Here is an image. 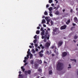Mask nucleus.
I'll list each match as a JSON object with an SVG mask.
<instances>
[{
	"label": "nucleus",
	"mask_w": 78,
	"mask_h": 78,
	"mask_svg": "<svg viewBox=\"0 0 78 78\" xmlns=\"http://www.w3.org/2000/svg\"><path fill=\"white\" fill-rule=\"evenodd\" d=\"M56 68L57 70H58V71L62 70V69H63V63L60 62L58 63V64L57 65Z\"/></svg>",
	"instance_id": "f257e3e1"
},
{
	"label": "nucleus",
	"mask_w": 78,
	"mask_h": 78,
	"mask_svg": "<svg viewBox=\"0 0 78 78\" xmlns=\"http://www.w3.org/2000/svg\"><path fill=\"white\" fill-rule=\"evenodd\" d=\"M46 34L44 35V38L45 39V38H47V39L48 40L49 39V37L50 36V35L48 34V30H46V32L45 33Z\"/></svg>",
	"instance_id": "f03ea898"
},
{
	"label": "nucleus",
	"mask_w": 78,
	"mask_h": 78,
	"mask_svg": "<svg viewBox=\"0 0 78 78\" xmlns=\"http://www.w3.org/2000/svg\"><path fill=\"white\" fill-rule=\"evenodd\" d=\"M24 73L26 75H27V73H28L29 75L31 74V70H29L28 71H26L24 72Z\"/></svg>",
	"instance_id": "7ed1b4c3"
},
{
	"label": "nucleus",
	"mask_w": 78,
	"mask_h": 78,
	"mask_svg": "<svg viewBox=\"0 0 78 78\" xmlns=\"http://www.w3.org/2000/svg\"><path fill=\"white\" fill-rule=\"evenodd\" d=\"M66 27H67V26L66 25H65L63 26H61L60 27V30H65L66 28Z\"/></svg>",
	"instance_id": "20e7f679"
},
{
	"label": "nucleus",
	"mask_w": 78,
	"mask_h": 78,
	"mask_svg": "<svg viewBox=\"0 0 78 78\" xmlns=\"http://www.w3.org/2000/svg\"><path fill=\"white\" fill-rule=\"evenodd\" d=\"M62 44H63V42H62V41H59L58 43V47H60V46H61V45H62Z\"/></svg>",
	"instance_id": "39448f33"
},
{
	"label": "nucleus",
	"mask_w": 78,
	"mask_h": 78,
	"mask_svg": "<svg viewBox=\"0 0 78 78\" xmlns=\"http://www.w3.org/2000/svg\"><path fill=\"white\" fill-rule=\"evenodd\" d=\"M50 45V44L48 42H47L46 43L45 46L46 47H48Z\"/></svg>",
	"instance_id": "423d86ee"
},
{
	"label": "nucleus",
	"mask_w": 78,
	"mask_h": 78,
	"mask_svg": "<svg viewBox=\"0 0 78 78\" xmlns=\"http://www.w3.org/2000/svg\"><path fill=\"white\" fill-rule=\"evenodd\" d=\"M74 20L76 23H78V19L76 17H75L74 18Z\"/></svg>",
	"instance_id": "0eeeda50"
},
{
	"label": "nucleus",
	"mask_w": 78,
	"mask_h": 78,
	"mask_svg": "<svg viewBox=\"0 0 78 78\" xmlns=\"http://www.w3.org/2000/svg\"><path fill=\"white\" fill-rule=\"evenodd\" d=\"M67 55V53L66 52H64L62 53V56L63 57L66 56Z\"/></svg>",
	"instance_id": "6e6552de"
},
{
	"label": "nucleus",
	"mask_w": 78,
	"mask_h": 78,
	"mask_svg": "<svg viewBox=\"0 0 78 78\" xmlns=\"http://www.w3.org/2000/svg\"><path fill=\"white\" fill-rule=\"evenodd\" d=\"M67 22H66V24L67 25H69V23H70V20H68L67 21Z\"/></svg>",
	"instance_id": "1a4fd4ad"
},
{
	"label": "nucleus",
	"mask_w": 78,
	"mask_h": 78,
	"mask_svg": "<svg viewBox=\"0 0 78 78\" xmlns=\"http://www.w3.org/2000/svg\"><path fill=\"white\" fill-rule=\"evenodd\" d=\"M45 22H46L45 20L44 19H43L42 20V22H41V23H42V24H43V23H45Z\"/></svg>",
	"instance_id": "9d476101"
},
{
	"label": "nucleus",
	"mask_w": 78,
	"mask_h": 78,
	"mask_svg": "<svg viewBox=\"0 0 78 78\" xmlns=\"http://www.w3.org/2000/svg\"><path fill=\"white\" fill-rule=\"evenodd\" d=\"M38 65L37 64H35L34 67L36 69H38Z\"/></svg>",
	"instance_id": "9b49d317"
},
{
	"label": "nucleus",
	"mask_w": 78,
	"mask_h": 78,
	"mask_svg": "<svg viewBox=\"0 0 78 78\" xmlns=\"http://www.w3.org/2000/svg\"><path fill=\"white\" fill-rule=\"evenodd\" d=\"M44 33H45V31L43 30V31L41 33V36H44Z\"/></svg>",
	"instance_id": "f8f14e48"
},
{
	"label": "nucleus",
	"mask_w": 78,
	"mask_h": 78,
	"mask_svg": "<svg viewBox=\"0 0 78 78\" xmlns=\"http://www.w3.org/2000/svg\"><path fill=\"white\" fill-rule=\"evenodd\" d=\"M37 70H38V72H40V73H41V72L42 71V69H41V68H39Z\"/></svg>",
	"instance_id": "ddd939ff"
},
{
	"label": "nucleus",
	"mask_w": 78,
	"mask_h": 78,
	"mask_svg": "<svg viewBox=\"0 0 78 78\" xmlns=\"http://www.w3.org/2000/svg\"><path fill=\"white\" fill-rule=\"evenodd\" d=\"M36 33L37 34H39L40 33V31L39 30H37L36 32Z\"/></svg>",
	"instance_id": "4468645a"
},
{
	"label": "nucleus",
	"mask_w": 78,
	"mask_h": 78,
	"mask_svg": "<svg viewBox=\"0 0 78 78\" xmlns=\"http://www.w3.org/2000/svg\"><path fill=\"white\" fill-rule=\"evenodd\" d=\"M44 14L45 16H47V15H48V13H47V12L46 11H45V12H44Z\"/></svg>",
	"instance_id": "2eb2a0df"
},
{
	"label": "nucleus",
	"mask_w": 78,
	"mask_h": 78,
	"mask_svg": "<svg viewBox=\"0 0 78 78\" xmlns=\"http://www.w3.org/2000/svg\"><path fill=\"white\" fill-rule=\"evenodd\" d=\"M71 61H74V62H76V59H70Z\"/></svg>",
	"instance_id": "dca6fc26"
},
{
	"label": "nucleus",
	"mask_w": 78,
	"mask_h": 78,
	"mask_svg": "<svg viewBox=\"0 0 78 78\" xmlns=\"http://www.w3.org/2000/svg\"><path fill=\"white\" fill-rule=\"evenodd\" d=\"M55 14H56L57 15H58L59 14V12L58 11H56L55 13Z\"/></svg>",
	"instance_id": "f3484780"
},
{
	"label": "nucleus",
	"mask_w": 78,
	"mask_h": 78,
	"mask_svg": "<svg viewBox=\"0 0 78 78\" xmlns=\"http://www.w3.org/2000/svg\"><path fill=\"white\" fill-rule=\"evenodd\" d=\"M53 2V0H49V3H51Z\"/></svg>",
	"instance_id": "a211bd4d"
},
{
	"label": "nucleus",
	"mask_w": 78,
	"mask_h": 78,
	"mask_svg": "<svg viewBox=\"0 0 78 78\" xmlns=\"http://www.w3.org/2000/svg\"><path fill=\"white\" fill-rule=\"evenodd\" d=\"M33 58V54H31L30 56V59Z\"/></svg>",
	"instance_id": "6ab92c4d"
},
{
	"label": "nucleus",
	"mask_w": 78,
	"mask_h": 78,
	"mask_svg": "<svg viewBox=\"0 0 78 78\" xmlns=\"http://www.w3.org/2000/svg\"><path fill=\"white\" fill-rule=\"evenodd\" d=\"M49 73L50 75V74H51L52 73V71L51 70L49 71Z\"/></svg>",
	"instance_id": "aec40b11"
},
{
	"label": "nucleus",
	"mask_w": 78,
	"mask_h": 78,
	"mask_svg": "<svg viewBox=\"0 0 78 78\" xmlns=\"http://www.w3.org/2000/svg\"><path fill=\"white\" fill-rule=\"evenodd\" d=\"M48 9L49 11H52V7H50Z\"/></svg>",
	"instance_id": "412c9836"
},
{
	"label": "nucleus",
	"mask_w": 78,
	"mask_h": 78,
	"mask_svg": "<svg viewBox=\"0 0 78 78\" xmlns=\"http://www.w3.org/2000/svg\"><path fill=\"white\" fill-rule=\"evenodd\" d=\"M33 62H34L33 60H31L30 61V63H31V64H34Z\"/></svg>",
	"instance_id": "4be33fe9"
},
{
	"label": "nucleus",
	"mask_w": 78,
	"mask_h": 78,
	"mask_svg": "<svg viewBox=\"0 0 78 78\" xmlns=\"http://www.w3.org/2000/svg\"><path fill=\"white\" fill-rule=\"evenodd\" d=\"M39 56H40V57H42L43 56V54H39Z\"/></svg>",
	"instance_id": "5701e85b"
},
{
	"label": "nucleus",
	"mask_w": 78,
	"mask_h": 78,
	"mask_svg": "<svg viewBox=\"0 0 78 78\" xmlns=\"http://www.w3.org/2000/svg\"><path fill=\"white\" fill-rule=\"evenodd\" d=\"M77 38H78V37L77 36H75L74 37V39H76Z\"/></svg>",
	"instance_id": "b1692460"
},
{
	"label": "nucleus",
	"mask_w": 78,
	"mask_h": 78,
	"mask_svg": "<svg viewBox=\"0 0 78 78\" xmlns=\"http://www.w3.org/2000/svg\"><path fill=\"white\" fill-rule=\"evenodd\" d=\"M54 32H56V31H57V29H55L53 30Z\"/></svg>",
	"instance_id": "393cba45"
},
{
	"label": "nucleus",
	"mask_w": 78,
	"mask_h": 78,
	"mask_svg": "<svg viewBox=\"0 0 78 78\" xmlns=\"http://www.w3.org/2000/svg\"><path fill=\"white\" fill-rule=\"evenodd\" d=\"M37 42V40H35L34 41V43L35 44H36V42Z\"/></svg>",
	"instance_id": "a878e982"
},
{
	"label": "nucleus",
	"mask_w": 78,
	"mask_h": 78,
	"mask_svg": "<svg viewBox=\"0 0 78 78\" xmlns=\"http://www.w3.org/2000/svg\"><path fill=\"white\" fill-rule=\"evenodd\" d=\"M39 62L40 64H42V60H39Z\"/></svg>",
	"instance_id": "bb28decb"
},
{
	"label": "nucleus",
	"mask_w": 78,
	"mask_h": 78,
	"mask_svg": "<svg viewBox=\"0 0 78 78\" xmlns=\"http://www.w3.org/2000/svg\"><path fill=\"white\" fill-rule=\"evenodd\" d=\"M27 53L28 55H30L31 54V53H30V51H27Z\"/></svg>",
	"instance_id": "cd10ccee"
},
{
	"label": "nucleus",
	"mask_w": 78,
	"mask_h": 78,
	"mask_svg": "<svg viewBox=\"0 0 78 78\" xmlns=\"http://www.w3.org/2000/svg\"><path fill=\"white\" fill-rule=\"evenodd\" d=\"M69 67H68V69H70V68H71V65H70V64H69Z\"/></svg>",
	"instance_id": "c85d7f7f"
},
{
	"label": "nucleus",
	"mask_w": 78,
	"mask_h": 78,
	"mask_svg": "<svg viewBox=\"0 0 78 78\" xmlns=\"http://www.w3.org/2000/svg\"><path fill=\"white\" fill-rule=\"evenodd\" d=\"M43 28H41L40 30L41 31H44V30H43Z\"/></svg>",
	"instance_id": "c756f323"
},
{
	"label": "nucleus",
	"mask_w": 78,
	"mask_h": 78,
	"mask_svg": "<svg viewBox=\"0 0 78 78\" xmlns=\"http://www.w3.org/2000/svg\"><path fill=\"white\" fill-rule=\"evenodd\" d=\"M51 25H52L53 24V22L52 21H51Z\"/></svg>",
	"instance_id": "7c9ffc66"
},
{
	"label": "nucleus",
	"mask_w": 78,
	"mask_h": 78,
	"mask_svg": "<svg viewBox=\"0 0 78 78\" xmlns=\"http://www.w3.org/2000/svg\"><path fill=\"white\" fill-rule=\"evenodd\" d=\"M37 35H36L34 37V39H37Z\"/></svg>",
	"instance_id": "2f4dec72"
},
{
	"label": "nucleus",
	"mask_w": 78,
	"mask_h": 78,
	"mask_svg": "<svg viewBox=\"0 0 78 78\" xmlns=\"http://www.w3.org/2000/svg\"><path fill=\"white\" fill-rule=\"evenodd\" d=\"M54 51L55 53H56V54H58V52L56 53V49L54 50Z\"/></svg>",
	"instance_id": "473e14b6"
},
{
	"label": "nucleus",
	"mask_w": 78,
	"mask_h": 78,
	"mask_svg": "<svg viewBox=\"0 0 78 78\" xmlns=\"http://www.w3.org/2000/svg\"><path fill=\"white\" fill-rule=\"evenodd\" d=\"M49 15L51 17H53V15L51 13H50Z\"/></svg>",
	"instance_id": "72a5a7b5"
},
{
	"label": "nucleus",
	"mask_w": 78,
	"mask_h": 78,
	"mask_svg": "<svg viewBox=\"0 0 78 78\" xmlns=\"http://www.w3.org/2000/svg\"><path fill=\"white\" fill-rule=\"evenodd\" d=\"M28 58H27V57H25V58H24V59L25 60H27V59H28Z\"/></svg>",
	"instance_id": "f704fd0d"
},
{
	"label": "nucleus",
	"mask_w": 78,
	"mask_h": 78,
	"mask_svg": "<svg viewBox=\"0 0 78 78\" xmlns=\"http://www.w3.org/2000/svg\"><path fill=\"white\" fill-rule=\"evenodd\" d=\"M59 8V5H58V6L56 8V10H57V9H58V8Z\"/></svg>",
	"instance_id": "c9c22d12"
},
{
	"label": "nucleus",
	"mask_w": 78,
	"mask_h": 78,
	"mask_svg": "<svg viewBox=\"0 0 78 78\" xmlns=\"http://www.w3.org/2000/svg\"><path fill=\"white\" fill-rule=\"evenodd\" d=\"M73 28H75V27H71V30H73Z\"/></svg>",
	"instance_id": "e433bc0d"
},
{
	"label": "nucleus",
	"mask_w": 78,
	"mask_h": 78,
	"mask_svg": "<svg viewBox=\"0 0 78 78\" xmlns=\"http://www.w3.org/2000/svg\"><path fill=\"white\" fill-rule=\"evenodd\" d=\"M30 55H29V54H27V58H29V56H30Z\"/></svg>",
	"instance_id": "4c0bfd02"
},
{
	"label": "nucleus",
	"mask_w": 78,
	"mask_h": 78,
	"mask_svg": "<svg viewBox=\"0 0 78 78\" xmlns=\"http://www.w3.org/2000/svg\"><path fill=\"white\" fill-rule=\"evenodd\" d=\"M44 42H47V39H44Z\"/></svg>",
	"instance_id": "58836bf2"
},
{
	"label": "nucleus",
	"mask_w": 78,
	"mask_h": 78,
	"mask_svg": "<svg viewBox=\"0 0 78 78\" xmlns=\"http://www.w3.org/2000/svg\"><path fill=\"white\" fill-rule=\"evenodd\" d=\"M48 17H47V16L46 17H45V19L46 20H48Z\"/></svg>",
	"instance_id": "ea45409f"
},
{
	"label": "nucleus",
	"mask_w": 78,
	"mask_h": 78,
	"mask_svg": "<svg viewBox=\"0 0 78 78\" xmlns=\"http://www.w3.org/2000/svg\"><path fill=\"white\" fill-rule=\"evenodd\" d=\"M44 38H45V36H42L41 37L42 39H44Z\"/></svg>",
	"instance_id": "a19ab883"
},
{
	"label": "nucleus",
	"mask_w": 78,
	"mask_h": 78,
	"mask_svg": "<svg viewBox=\"0 0 78 78\" xmlns=\"http://www.w3.org/2000/svg\"><path fill=\"white\" fill-rule=\"evenodd\" d=\"M50 11L49 12V13H50V14H51V13H52V11Z\"/></svg>",
	"instance_id": "79ce46f5"
},
{
	"label": "nucleus",
	"mask_w": 78,
	"mask_h": 78,
	"mask_svg": "<svg viewBox=\"0 0 78 78\" xmlns=\"http://www.w3.org/2000/svg\"><path fill=\"white\" fill-rule=\"evenodd\" d=\"M27 64H28V63L27 62H26L25 63V64L24 65V66H26Z\"/></svg>",
	"instance_id": "37998d69"
},
{
	"label": "nucleus",
	"mask_w": 78,
	"mask_h": 78,
	"mask_svg": "<svg viewBox=\"0 0 78 78\" xmlns=\"http://www.w3.org/2000/svg\"><path fill=\"white\" fill-rule=\"evenodd\" d=\"M46 8H48V7L49 6V5L48 4H47L46 5Z\"/></svg>",
	"instance_id": "c03bdc74"
},
{
	"label": "nucleus",
	"mask_w": 78,
	"mask_h": 78,
	"mask_svg": "<svg viewBox=\"0 0 78 78\" xmlns=\"http://www.w3.org/2000/svg\"><path fill=\"white\" fill-rule=\"evenodd\" d=\"M35 51H38V49H37V48H36L35 49Z\"/></svg>",
	"instance_id": "a18cd8bd"
},
{
	"label": "nucleus",
	"mask_w": 78,
	"mask_h": 78,
	"mask_svg": "<svg viewBox=\"0 0 78 78\" xmlns=\"http://www.w3.org/2000/svg\"><path fill=\"white\" fill-rule=\"evenodd\" d=\"M35 47H37V44H35Z\"/></svg>",
	"instance_id": "49530a36"
},
{
	"label": "nucleus",
	"mask_w": 78,
	"mask_h": 78,
	"mask_svg": "<svg viewBox=\"0 0 78 78\" xmlns=\"http://www.w3.org/2000/svg\"><path fill=\"white\" fill-rule=\"evenodd\" d=\"M43 26L44 27H46V25L45 24H43Z\"/></svg>",
	"instance_id": "de8ad7c7"
},
{
	"label": "nucleus",
	"mask_w": 78,
	"mask_h": 78,
	"mask_svg": "<svg viewBox=\"0 0 78 78\" xmlns=\"http://www.w3.org/2000/svg\"><path fill=\"white\" fill-rule=\"evenodd\" d=\"M22 70L23 72H24V71H25V69L24 68Z\"/></svg>",
	"instance_id": "09e8293b"
},
{
	"label": "nucleus",
	"mask_w": 78,
	"mask_h": 78,
	"mask_svg": "<svg viewBox=\"0 0 78 78\" xmlns=\"http://www.w3.org/2000/svg\"><path fill=\"white\" fill-rule=\"evenodd\" d=\"M37 29H38V30H39V29H40V27H37Z\"/></svg>",
	"instance_id": "8fccbe9b"
},
{
	"label": "nucleus",
	"mask_w": 78,
	"mask_h": 78,
	"mask_svg": "<svg viewBox=\"0 0 78 78\" xmlns=\"http://www.w3.org/2000/svg\"><path fill=\"white\" fill-rule=\"evenodd\" d=\"M51 6H54V4H53V3L51 4Z\"/></svg>",
	"instance_id": "3c124183"
},
{
	"label": "nucleus",
	"mask_w": 78,
	"mask_h": 78,
	"mask_svg": "<svg viewBox=\"0 0 78 78\" xmlns=\"http://www.w3.org/2000/svg\"><path fill=\"white\" fill-rule=\"evenodd\" d=\"M37 48H38L39 49H41V47H40V46H38Z\"/></svg>",
	"instance_id": "603ef678"
},
{
	"label": "nucleus",
	"mask_w": 78,
	"mask_h": 78,
	"mask_svg": "<svg viewBox=\"0 0 78 78\" xmlns=\"http://www.w3.org/2000/svg\"><path fill=\"white\" fill-rule=\"evenodd\" d=\"M41 48L42 49H44V47L43 46H42V47H41Z\"/></svg>",
	"instance_id": "864d4df0"
},
{
	"label": "nucleus",
	"mask_w": 78,
	"mask_h": 78,
	"mask_svg": "<svg viewBox=\"0 0 78 78\" xmlns=\"http://www.w3.org/2000/svg\"><path fill=\"white\" fill-rule=\"evenodd\" d=\"M21 69H23V66H22L21 67Z\"/></svg>",
	"instance_id": "5fc2aeb1"
},
{
	"label": "nucleus",
	"mask_w": 78,
	"mask_h": 78,
	"mask_svg": "<svg viewBox=\"0 0 78 78\" xmlns=\"http://www.w3.org/2000/svg\"><path fill=\"white\" fill-rule=\"evenodd\" d=\"M30 44H31V45L32 46H33L34 45V44H33V43H30Z\"/></svg>",
	"instance_id": "6e6d98bb"
},
{
	"label": "nucleus",
	"mask_w": 78,
	"mask_h": 78,
	"mask_svg": "<svg viewBox=\"0 0 78 78\" xmlns=\"http://www.w3.org/2000/svg\"><path fill=\"white\" fill-rule=\"evenodd\" d=\"M29 47L30 48H32V46H29Z\"/></svg>",
	"instance_id": "4d7b16f0"
},
{
	"label": "nucleus",
	"mask_w": 78,
	"mask_h": 78,
	"mask_svg": "<svg viewBox=\"0 0 78 78\" xmlns=\"http://www.w3.org/2000/svg\"><path fill=\"white\" fill-rule=\"evenodd\" d=\"M27 62V60H23V62Z\"/></svg>",
	"instance_id": "13d9d810"
},
{
	"label": "nucleus",
	"mask_w": 78,
	"mask_h": 78,
	"mask_svg": "<svg viewBox=\"0 0 78 78\" xmlns=\"http://www.w3.org/2000/svg\"><path fill=\"white\" fill-rule=\"evenodd\" d=\"M32 51L34 53H35V52H36V51H35V50H34V51Z\"/></svg>",
	"instance_id": "bf43d9fd"
},
{
	"label": "nucleus",
	"mask_w": 78,
	"mask_h": 78,
	"mask_svg": "<svg viewBox=\"0 0 78 78\" xmlns=\"http://www.w3.org/2000/svg\"><path fill=\"white\" fill-rule=\"evenodd\" d=\"M52 56H54L55 55H54L53 54H52Z\"/></svg>",
	"instance_id": "052dcab7"
},
{
	"label": "nucleus",
	"mask_w": 78,
	"mask_h": 78,
	"mask_svg": "<svg viewBox=\"0 0 78 78\" xmlns=\"http://www.w3.org/2000/svg\"><path fill=\"white\" fill-rule=\"evenodd\" d=\"M40 47H42V44H40Z\"/></svg>",
	"instance_id": "680f3d73"
},
{
	"label": "nucleus",
	"mask_w": 78,
	"mask_h": 78,
	"mask_svg": "<svg viewBox=\"0 0 78 78\" xmlns=\"http://www.w3.org/2000/svg\"><path fill=\"white\" fill-rule=\"evenodd\" d=\"M75 25H76L75 24H74V23H73V26H75Z\"/></svg>",
	"instance_id": "e2e57ef3"
},
{
	"label": "nucleus",
	"mask_w": 78,
	"mask_h": 78,
	"mask_svg": "<svg viewBox=\"0 0 78 78\" xmlns=\"http://www.w3.org/2000/svg\"><path fill=\"white\" fill-rule=\"evenodd\" d=\"M41 53H43V52H44V51H43V50H42L41 51Z\"/></svg>",
	"instance_id": "0e129e2a"
},
{
	"label": "nucleus",
	"mask_w": 78,
	"mask_h": 78,
	"mask_svg": "<svg viewBox=\"0 0 78 78\" xmlns=\"http://www.w3.org/2000/svg\"><path fill=\"white\" fill-rule=\"evenodd\" d=\"M72 11H73L72 10V9H71V10H70V12H72Z\"/></svg>",
	"instance_id": "69168bd1"
},
{
	"label": "nucleus",
	"mask_w": 78,
	"mask_h": 78,
	"mask_svg": "<svg viewBox=\"0 0 78 78\" xmlns=\"http://www.w3.org/2000/svg\"><path fill=\"white\" fill-rule=\"evenodd\" d=\"M39 27H41V24H39Z\"/></svg>",
	"instance_id": "338daca9"
},
{
	"label": "nucleus",
	"mask_w": 78,
	"mask_h": 78,
	"mask_svg": "<svg viewBox=\"0 0 78 78\" xmlns=\"http://www.w3.org/2000/svg\"><path fill=\"white\" fill-rule=\"evenodd\" d=\"M21 73V71L19 72V73H20V74Z\"/></svg>",
	"instance_id": "774afa93"
}]
</instances>
